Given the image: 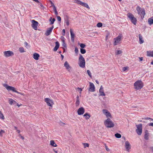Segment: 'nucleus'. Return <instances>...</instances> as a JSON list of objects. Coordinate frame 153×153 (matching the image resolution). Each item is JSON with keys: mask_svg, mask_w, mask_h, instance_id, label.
<instances>
[{"mask_svg": "<svg viewBox=\"0 0 153 153\" xmlns=\"http://www.w3.org/2000/svg\"><path fill=\"white\" fill-rule=\"evenodd\" d=\"M85 61L84 58L82 55L79 54V57L78 60V65L82 68H84L85 67Z\"/></svg>", "mask_w": 153, "mask_h": 153, "instance_id": "nucleus-1", "label": "nucleus"}, {"mask_svg": "<svg viewBox=\"0 0 153 153\" xmlns=\"http://www.w3.org/2000/svg\"><path fill=\"white\" fill-rule=\"evenodd\" d=\"M134 88L137 90L141 89L143 86V83L140 80H137L134 84Z\"/></svg>", "mask_w": 153, "mask_h": 153, "instance_id": "nucleus-2", "label": "nucleus"}, {"mask_svg": "<svg viewBox=\"0 0 153 153\" xmlns=\"http://www.w3.org/2000/svg\"><path fill=\"white\" fill-rule=\"evenodd\" d=\"M136 10L137 12L138 13L141 17V18L143 19L145 15V10L144 8L140 7L139 6H138L136 8Z\"/></svg>", "mask_w": 153, "mask_h": 153, "instance_id": "nucleus-3", "label": "nucleus"}, {"mask_svg": "<svg viewBox=\"0 0 153 153\" xmlns=\"http://www.w3.org/2000/svg\"><path fill=\"white\" fill-rule=\"evenodd\" d=\"M104 123L105 125L107 128L113 127L114 126V123L111 119L108 118L104 121Z\"/></svg>", "mask_w": 153, "mask_h": 153, "instance_id": "nucleus-4", "label": "nucleus"}, {"mask_svg": "<svg viewBox=\"0 0 153 153\" xmlns=\"http://www.w3.org/2000/svg\"><path fill=\"white\" fill-rule=\"evenodd\" d=\"M127 17L129 18L131 22L134 25H136L137 20L134 16L131 13H128L127 14Z\"/></svg>", "mask_w": 153, "mask_h": 153, "instance_id": "nucleus-5", "label": "nucleus"}, {"mask_svg": "<svg viewBox=\"0 0 153 153\" xmlns=\"http://www.w3.org/2000/svg\"><path fill=\"white\" fill-rule=\"evenodd\" d=\"M74 2L75 3H77L78 4H80L82 6L86 7L88 9H90V7L87 3L83 2L80 1L78 0H74Z\"/></svg>", "mask_w": 153, "mask_h": 153, "instance_id": "nucleus-6", "label": "nucleus"}, {"mask_svg": "<svg viewBox=\"0 0 153 153\" xmlns=\"http://www.w3.org/2000/svg\"><path fill=\"white\" fill-rule=\"evenodd\" d=\"M4 86L8 91H12L17 93H19L18 91L16 90L15 88L12 86H8L7 84H4Z\"/></svg>", "mask_w": 153, "mask_h": 153, "instance_id": "nucleus-7", "label": "nucleus"}, {"mask_svg": "<svg viewBox=\"0 0 153 153\" xmlns=\"http://www.w3.org/2000/svg\"><path fill=\"white\" fill-rule=\"evenodd\" d=\"M137 129H136V131L137 134L140 135L142 133V124H140L136 125Z\"/></svg>", "mask_w": 153, "mask_h": 153, "instance_id": "nucleus-8", "label": "nucleus"}, {"mask_svg": "<svg viewBox=\"0 0 153 153\" xmlns=\"http://www.w3.org/2000/svg\"><path fill=\"white\" fill-rule=\"evenodd\" d=\"M122 37V35L120 34L118 36L114 38V45H117L121 41Z\"/></svg>", "mask_w": 153, "mask_h": 153, "instance_id": "nucleus-9", "label": "nucleus"}, {"mask_svg": "<svg viewBox=\"0 0 153 153\" xmlns=\"http://www.w3.org/2000/svg\"><path fill=\"white\" fill-rule=\"evenodd\" d=\"M45 101L46 102L48 106L51 107V108L50 107L49 108V109H51L52 107V105L53 104L52 100L48 98H45Z\"/></svg>", "mask_w": 153, "mask_h": 153, "instance_id": "nucleus-10", "label": "nucleus"}, {"mask_svg": "<svg viewBox=\"0 0 153 153\" xmlns=\"http://www.w3.org/2000/svg\"><path fill=\"white\" fill-rule=\"evenodd\" d=\"M4 53L5 57H9L14 55L13 53L10 51H8L4 52Z\"/></svg>", "mask_w": 153, "mask_h": 153, "instance_id": "nucleus-11", "label": "nucleus"}, {"mask_svg": "<svg viewBox=\"0 0 153 153\" xmlns=\"http://www.w3.org/2000/svg\"><path fill=\"white\" fill-rule=\"evenodd\" d=\"M32 26L33 28L35 30H36L37 29V26L38 25V22L34 20H32Z\"/></svg>", "mask_w": 153, "mask_h": 153, "instance_id": "nucleus-12", "label": "nucleus"}, {"mask_svg": "<svg viewBox=\"0 0 153 153\" xmlns=\"http://www.w3.org/2000/svg\"><path fill=\"white\" fill-rule=\"evenodd\" d=\"M125 147L126 151L128 152H129V150L131 149V146L129 143L128 141L125 142Z\"/></svg>", "mask_w": 153, "mask_h": 153, "instance_id": "nucleus-13", "label": "nucleus"}, {"mask_svg": "<svg viewBox=\"0 0 153 153\" xmlns=\"http://www.w3.org/2000/svg\"><path fill=\"white\" fill-rule=\"evenodd\" d=\"M53 26L49 28L46 31L45 33V35L46 36H48L52 32L53 29Z\"/></svg>", "mask_w": 153, "mask_h": 153, "instance_id": "nucleus-14", "label": "nucleus"}, {"mask_svg": "<svg viewBox=\"0 0 153 153\" xmlns=\"http://www.w3.org/2000/svg\"><path fill=\"white\" fill-rule=\"evenodd\" d=\"M85 112V109L84 108L81 107L78 109L77 110V113L78 115H80L83 114Z\"/></svg>", "mask_w": 153, "mask_h": 153, "instance_id": "nucleus-15", "label": "nucleus"}, {"mask_svg": "<svg viewBox=\"0 0 153 153\" xmlns=\"http://www.w3.org/2000/svg\"><path fill=\"white\" fill-rule=\"evenodd\" d=\"M90 87L89 91L91 92H94L95 91V88L94 84L91 82H89Z\"/></svg>", "mask_w": 153, "mask_h": 153, "instance_id": "nucleus-16", "label": "nucleus"}, {"mask_svg": "<svg viewBox=\"0 0 153 153\" xmlns=\"http://www.w3.org/2000/svg\"><path fill=\"white\" fill-rule=\"evenodd\" d=\"M103 113L105 114L107 117H110L111 116L110 113L106 109H103L102 110Z\"/></svg>", "mask_w": 153, "mask_h": 153, "instance_id": "nucleus-17", "label": "nucleus"}, {"mask_svg": "<svg viewBox=\"0 0 153 153\" xmlns=\"http://www.w3.org/2000/svg\"><path fill=\"white\" fill-rule=\"evenodd\" d=\"M99 92L100 96H105V94L104 92L103 88L102 85L100 86V88L99 89Z\"/></svg>", "mask_w": 153, "mask_h": 153, "instance_id": "nucleus-18", "label": "nucleus"}, {"mask_svg": "<svg viewBox=\"0 0 153 153\" xmlns=\"http://www.w3.org/2000/svg\"><path fill=\"white\" fill-rule=\"evenodd\" d=\"M70 31L71 33V41L73 42H74V37L75 36V34L73 33L72 30L71 29H70Z\"/></svg>", "mask_w": 153, "mask_h": 153, "instance_id": "nucleus-19", "label": "nucleus"}, {"mask_svg": "<svg viewBox=\"0 0 153 153\" xmlns=\"http://www.w3.org/2000/svg\"><path fill=\"white\" fill-rule=\"evenodd\" d=\"M64 66L68 70H70L71 68V66H70L69 65L67 61H66L65 62L64 64Z\"/></svg>", "mask_w": 153, "mask_h": 153, "instance_id": "nucleus-20", "label": "nucleus"}, {"mask_svg": "<svg viewBox=\"0 0 153 153\" xmlns=\"http://www.w3.org/2000/svg\"><path fill=\"white\" fill-rule=\"evenodd\" d=\"M149 134L148 132V131L147 130H146L145 131V134L144 135V139L146 140H148L149 139Z\"/></svg>", "mask_w": 153, "mask_h": 153, "instance_id": "nucleus-21", "label": "nucleus"}, {"mask_svg": "<svg viewBox=\"0 0 153 153\" xmlns=\"http://www.w3.org/2000/svg\"><path fill=\"white\" fill-rule=\"evenodd\" d=\"M55 46L53 48V51H56L57 50L59 46V43L58 42H55Z\"/></svg>", "mask_w": 153, "mask_h": 153, "instance_id": "nucleus-22", "label": "nucleus"}, {"mask_svg": "<svg viewBox=\"0 0 153 153\" xmlns=\"http://www.w3.org/2000/svg\"><path fill=\"white\" fill-rule=\"evenodd\" d=\"M39 54L35 53L33 54V58L35 60H37L39 59Z\"/></svg>", "mask_w": 153, "mask_h": 153, "instance_id": "nucleus-23", "label": "nucleus"}, {"mask_svg": "<svg viewBox=\"0 0 153 153\" xmlns=\"http://www.w3.org/2000/svg\"><path fill=\"white\" fill-rule=\"evenodd\" d=\"M139 41L140 44H142L144 42V40L143 39V37L140 34L139 35Z\"/></svg>", "mask_w": 153, "mask_h": 153, "instance_id": "nucleus-24", "label": "nucleus"}, {"mask_svg": "<svg viewBox=\"0 0 153 153\" xmlns=\"http://www.w3.org/2000/svg\"><path fill=\"white\" fill-rule=\"evenodd\" d=\"M147 53L148 56L153 57V51H147Z\"/></svg>", "mask_w": 153, "mask_h": 153, "instance_id": "nucleus-25", "label": "nucleus"}, {"mask_svg": "<svg viewBox=\"0 0 153 153\" xmlns=\"http://www.w3.org/2000/svg\"><path fill=\"white\" fill-rule=\"evenodd\" d=\"M76 98L77 99L76 100V102L75 103V105L76 106H78L79 105L80 103L79 101V96L78 95L77 96Z\"/></svg>", "mask_w": 153, "mask_h": 153, "instance_id": "nucleus-26", "label": "nucleus"}, {"mask_svg": "<svg viewBox=\"0 0 153 153\" xmlns=\"http://www.w3.org/2000/svg\"><path fill=\"white\" fill-rule=\"evenodd\" d=\"M85 117L86 119L88 120L91 117L90 115L87 113H85L83 115Z\"/></svg>", "mask_w": 153, "mask_h": 153, "instance_id": "nucleus-27", "label": "nucleus"}, {"mask_svg": "<svg viewBox=\"0 0 153 153\" xmlns=\"http://www.w3.org/2000/svg\"><path fill=\"white\" fill-rule=\"evenodd\" d=\"M148 22L149 25H151L153 23V17L149 18Z\"/></svg>", "mask_w": 153, "mask_h": 153, "instance_id": "nucleus-28", "label": "nucleus"}, {"mask_svg": "<svg viewBox=\"0 0 153 153\" xmlns=\"http://www.w3.org/2000/svg\"><path fill=\"white\" fill-rule=\"evenodd\" d=\"M50 145L53 147H56L57 145L55 143V142L53 140H51L50 141Z\"/></svg>", "mask_w": 153, "mask_h": 153, "instance_id": "nucleus-29", "label": "nucleus"}, {"mask_svg": "<svg viewBox=\"0 0 153 153\" xmlns=\"http://www.w3.org/2000/svg\"><path fill=\"white\" fill-rule=\"evenodd\" d=\"M50 22H51L50 24L52 25L54 23V22L55 21V19L54 18L52 19V17H51L50 18V19L49 20Z\"/></svg>", "mask_w": 153, "mask_h": 153, "instance_id": "nucleus-30", "label": "nucleus"}, {"mask_svg": "<svg viewBox=\"0 0 153 153\" xmlns=\"http://www.w3.org/2000/svg\"><path fill=\"white\" fill-rule=\"evenodd\" d=\"M14 102H15V101L12 99H10L9 100V103L11 105H12Z\"/></svg>", "mask_w": 153, "mask_h": 153, "instance_id": "nucleus-31", "label": "nucleus"}, {"mask_svg": "<svg viewBox=\"0 0 153 153\" xmlns=\"http://www.w3.org/2000/svg\"><path fill=\"white\" fill-rule=\"evenodd\" d=\"M19 51L20 53H23L25 52V51L24 50V49L23 47L20 48L19 49Z\"/></svg>", "mask_w": 153, "mask_h": 153, "instance_id": "nucleus-32", "label": "nucleus"}, {"mask_svg": "<svg viewBox=\"0 0 153 153\" xmlns=\"http://www.w3.org/2000/svg\"><path fill=\"white\" fill-rule=\"evenodd\" d=\"M115 136L116 137L118 138H120L121 137V135L119 133H116L115 134Z\"/></svg>", "mask_w": 153, "mask_h": 153, "instance_id": "nucleus-33", "label": "nucleus"}, {"mask_svg": "<svg viewBox=\"0 0 153 153\" xmlns=\"http://www.w3.org/2000/svg\"><path fill=\"white\" fill-rule=\"evenodd\" d=\"M86 52V50L83 49L81 48L80 49V52L82 54H84Z\"/></svg>", "mask_w": 153, "mask_h": 153, "instance_id": "nucleus-34", "label": "nucleus"}, {"mask_svg": "<svg viewBox=\"0 0 153 153\" xmlns=\"http://www.w3.org/2000/svg\"><path fill=\"white\" fill-rule=\"evenodd\" d=\"M122 53V52L120 50H117L116 51V55H119L121 54Z\"/></svg>", "mask_w": 153, "mask_h": 153, "instance_id": "nucleus-35", "label": "nucleus"}, {"mask_svg": "<svg viewBox=\"0 0 153 153\" xmlns=\"http://www.w3.org/2000/svg\"><path fill=\"white\" fill-rule=\"evenodd\" d=\"M25 47L27 48H29L30 47V46L28 45V43L27 42H25L24 43Z\"/></svg>", "mask_w": 153, "mask_h": 153, "instance_id": "nucleus-36", "label": "nucleus"}, {"mask_svg": "<svg viewBox=\"0 0 153 153\" xmlns=\"http://www.w3.org/2000/svg\"><path fill=\"white\" fill-rule=\"evenodd\" d=\"M79 45L82 49L84 48L86 46L84 44L82 43L80 44Z\"/></svg>", "mask_w": 153, "mask_h": 153, "instance_id": "nucleus-37", "label": "nucleus"}, {"mask_svg": "<svg viewBox=\"0 0 153 153\" xmlns=\"http://www.w3.org/2000/svg\"><path fill=\"white\" fill-rule=\"evenodd\" d=\"M102 26V23H101V22H99V23H98V24L97 25V26L98 27H101Z\"/></svg>", "mask_w": 153, "mask_h": 153, "instance_id": "nucleus-38", "label": "nucleus"}, {"mask_svg": "<svg viewBox=\"0 0 153 153\" xmlns=\"http://www.w3.org/2000/svg\"><path fill=\"white\" fill-rule=\"evenodd\" d=\"M87 73L88 75L91 77V73L89 70H87Z\"/></svg>", "mask_w": 153, "mask_h": 153, "instance_id": "nucleus-39", "label": "nucleus"}, {"mask_svg": "<svg viewBox=\"0 0 153 153\" xmlns=\"http://www.w3.org/2000/svg\"><path fill=\"white\" fill-rule=\"evenodd\" d=\"M5 131L3 130H1L0 131V136H2V134L4 133Z\"/></svg>", "mask_w": 153, "mask_h": 153, "instance_id": "nucleus-40", "label": "nucleus"}, {"mask_svg": "<svg viewBox=\"0 0 153 153\" xmlns=\"http://www.w3.org/2000/svg\"><path fill=\"white\" fill-rule=\"evenodd\" d=\"M59 125L61 126H63L65 124V123H63L61 121L59 122Z\"/></svg>", "mask_w": 153, "mask_h": 153, "instance_id": "nucleus-41", "label": "nucleus"}, {"mask_svg": "<svg viewBox=\"0 0 153 153\" xmlns=\"http://www.w3.org/2000/svg\"><path fill=\"white\" fill-rule=\"evenodd\" d=\"M65 23L66 24V25L68 26L69 25V22L68 19H67L65 21Z\"/></svg>", "mask_w": 153, "mask_h": 153, "instance_id": "nucleus-42", "label": "nucleus"}, {"mask_svg": "<svg viewBox=\"0 0 153 153\" xmlns=\"http://www.w3.org/2000/svg\"><path fill=\"white\" fill-rule=\"evenodd\" d=\"M128 68L127 67H125L123 68L122 70L123 71H125Z\"/></svg>", "mask_w": 153, "mask_h": 153, "instance_id": "nucleus-43", "label": "nucleus"}, {"mask_svg": "<svg viewBox=\"0 0 153 153\" xmlns=\"http://www.w3.org/2000/svg\"><path fill=\"white\" fill-rule=\"evenodd\" d=\"M62 42V46H64L65 47H66V45L65 43V41H64V42Z\"/></svg>", "mask_w": 153, "mask_h": 153, "instance_id": "nucleus-44", "label": "nucleus"}, {"mask_svg": "<svg viewBox=\"0 0 153 153\" xmlns=\"http://www.w3.org/2000/svg\"><path fill=\"white\" fill-rule=\"evenodd\" d=\"M75 52L76 53H78V50L77 47H75Z\"/></svg>", "mask_w": 153, "mask_h": 153, "instance_id": "nucleus-45", "label": "nucleus"}, {"mask_svg": "<svg viewBox=\"0 0 153 153\" xmlns=\"http://www.w3.org/2000/svg\"><path fill=\"white\" fill-rule=\"evenodd\" d=\"M61 39L62 40V42H63L65 41V38L63 36H61Z\"/></svg>", "mask_w": 153, "mask_h": 153, "instance_id": "nucleus-46", "label": "nucleus"}, {"mask_svg": "<svg viewBox=\"0 0 153 153\" xmlns=\"http://www.w3.org/2000/svg\"><path fill=\"white\" fill-rule=\"evenodd\" d=\"M84 145L85 148L86 147H88L89 146V144L87 143H84Z\"/></svg>", "mask_w": 153, "mask_h": 153, "instance_id": "nucleus-47", "label": "nucleus"}, {"mask_svg": "<svg viewBox=\"0 0 153 153\" xmlns=\"http://www.w3.org/2000/svg\"><path fill=\"white\" fill-rule=\"evenodd\" d=\"M0 114V118H1V119H4V116L3 114L2 113Z\"/></svg>", "mask_w": 153, "mask_h": 153, "instance_id": "nucleus-48", "label": "nucleus"}, {"mask_svg": "<svg viewBox=\"0 0 153 153\" xmlns=\"http://www.w3.org/2000/svg\"><path fill=\"white\" fill-rule=\"evenodd\" d=\"M53 10L54 11V12L56 11V7L55 6V5L54 4H53Z\"/></svg>", "mask_w": 153, "mask_h": 153, "instance_id": "nucleus-49", "label": "nucleus"}, {"mask_svg": "<svg viewBox=\"0 0 153 153\" xmlns=\"http://www.w3.org/2000/svg\"><path fill=\"white\" fill-rule=\"evenodd\" d=\"M57 19L60 22L61 21V18L60 16H57Z\"/></svg>", "mask_w": 153, "mask_h": 153, "instance_id": "nucleus-50", "label": "nucleus"}, {"mask_svg": "<svg viewBox=\"0 0 153 153\" xmlns=\"http://www.w3.org/2000/svg\"><path fill=\"white\" fill-rule=\"evenodd\" d=\"M62 32H63L62 35L63 36H65V29H64L62 30Z\"/></svg>", "mask_w": 153, "mask_h": 153, "instance_id": "nucleus-51", "label": "nucleus"}, {"mask_svg": "<svg viewBox=\"0 0 153 153\" xmlns=\"http://www.w3.org/2000/svg\"><path fill=\"white\" fill-rule=\"evenodd\" d=\"M149 126H152L153 127V123H150L148 124Z\"/></svg>", "mask_w": 153, "mask_h": 153, "instance_id": "nucleus-52", "label": "nucleus"}, {"mask_svg": "<svg viewBox=\"0 0 153 153\" xmlns=\"http://www.w3.org/2000/svg\"><path fill=\"white\" fill-rule=\"evenodd\" d=\"M143 119L145 120H150L151 119V118L149 117H146L144 118H143Z\"/></svg>", "mask_w": 153, "mask_h": 153, "instance_id": "nucleus-53", "label": "nucleus"}, {"mask_svg": "<svg viewBox=\"0 0 153 153\" xmlns=\"http://www.w3.org/2000/svg\"><path fill=\"white\" fill-rule=\"evenodd\" d=\"M105 149L107 151H108L109 150L107 146H105Z\"/></svg>", "mask_w": 153, "mask_h": 153, "instance_id": "nucleus-54", "label": "nucleus"}, {"mask_svg": "<svg viewBox=\"0 0 153 153\" xmlns=\"http://www.w3.org/2000/svg\"><path fill=\"white\" fill-rule=\"evenodd\" d=\"M139 58L140 59V61H142L143 60V57H139Z\"/></svg>", "mask_w": 153, "mask_h": 153, "instance_id": "nucleus-55", "label": "nucleus"}, {"mask_svg": "<svg viewBox=\"0 0 153 153\" xmlns=\"http://www.w3.org/2000/svg\"><path fill=\"white\" fill-rule=\"evenodd\" d=\"M18 93H17L18 94H21L22 95H24V93H21V92H18Z\"/></svg>", "mask_w": 153, "mask_h": 153, "instance_id": "nucleus-56", "label": "nucleus"}, {"mask_svg": "<svg viewBox=\"0 0 153 153\" xmlns=\"http://www.w3.org/2000/svg\"><path fill=\"white\" fill-rule=\"evenodd\" d=\"M33 0L37 3L39 2V1L38 0Z\"/></svg>", "mask_w": 153, "mask_h": 153, "instance_id": "nucleus-57", "label": "nucleus"}, {"mask_svg": "<svg viewBox=\"0 0 153 153\" xmlns=\"http://www.w3.org/2000/svg\"><path fill=\"white\" fill-rule=\"evenodd\" d=\"M61 56L62 60H63V58L64 57V56L62 54H61Z\"/></svg>", "mask_w": 153, "mask_h": 153, "instance_id": "nucleus-58", "label": "nucleus"}, {"mask_svg": "<svg viewBox=\"0 0 153 153\" xmlns=\"http://www.w3.org/2000/svg\"><path fill=\"white\" fill-rule=\"evenodd\" d=\"M55 12V14L56 15H57L58 14V12H57V11H56Z\"/></svg>", "mask_w": 153, "mask_h": 153, "instance_id": "nucleus-59", "label": "nucleus"}, {"mask_svg": "<svg viewBox=\"0 0 153 153\" xmlns=\"http://www.w3.org/2000/svg\"><path fill=\"white\" fill-rule=\"evenodd\" d=\"M51 4L52 6L53 7V4H54L52 2V1H51Z\"/></svg>", "mask_w": 153, "mask_h": 153, "instance_id": "nucleus-60", "label": "nucleus"}, {"mask_svg": "<svg viewBox=\"0 0 153 153\" xmlns=\"http://www.w3.org/2000/svg\"><path fill=\"white\" fill-rule=\"evenodd\" d=\"M95 82H96V83L97 84H99V82L97 80H96L95 81Z\"/></svg>", "mask_w": 153, "mask_h": 153, "instance_id": "nucleus-61", "label": "nucleus"}, {"mask_svg": "<svg viewBox=\"0 0 153 153\" xmlns=\"http://www.w3.org/2000/svg\"><path fill=\"white\" fill-rule=\"evenodd\" d=\"M17 132L18 133H20V131L19 130H17Z\"/></svg>", "mask_w": 153, "mask_h": 153, "instance_id": "nucleus-62", "label": "nucleus"}, {"mask_svg": "<svg viewBox=\"0 0 153 153\" xmlns=\"http://www.w3.org/2000/svg\"><path fill=\"white\" fill-rule=\"evenodd\" d=\"M17 105L18 106V107H19L21 105H19L18 103H17Z\"/></svg>", "mask_w": 153, "mask_h": 153, "instance_id": "nucleus-63", "label": "nucleus"}, {"mask_svg": "<svg viewBox=\"0 0 153 153\" xmlns=\"http://www.w3.org/2000/svg\"><path fill=\"white\" fill-rule=\"evenodd\" d=\"M53 151L55 153H58V152L57 151H55L54 149H53Z\"/></svg>", "mask_w": 153, "mask_h": 153, "instance_id": "nucleus-64", "label": "nucleus"}]
</instances>
